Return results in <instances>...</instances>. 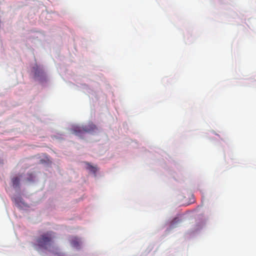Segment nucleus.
Returning a JSON list of instances; mask_svg holds the SVG:
<instances>
[{"instance_id": "6", "label": "nucleus", "mask_w": 256, "mask_h": 256, "mask_svg": "<svg viewBox=\"0 0 256 256\" xmlns=\"http://www.w3.org/2000/svg\"><path fill=\"white\" fill-rule=\"evenodd\" d=\"M35 75L37 76H39V74H37L36 71L35 72Z\"/></svg>"}, {"instance_id": "4", "label": "nucleus", "mask_w": 256, "mask_h": 256, "mask_svg": "<svg viewBox=\"0 0 256 256\" xmlns=\"http://www.w3.org/2000/svg\"><path fill=\"white\" fill-rule=\"evenodd\" d=\"M12 186L14 188H17L19 186L20 179L18 177H14L12 180Z\"/></svg>"}, {"instance_id": "1", "label": "nucleus", "mask_w": 256, "mask_h": 256, "mask_svg": "<svg viewBox=\"0 0 256 256\" xmlns=\"http://www.w3.org/2000/svg\"><path fill=\"white\" fill-rule=\"evenodd\" d=\"M56 238V233L52 230L42 232L35 240L34 246L36 250H50Z\"/></svg>"}, {"instance_id": "2", "label": "nucleus", "mask_w": 256, "mask_h": 256, "mask_svg": "<svg viewBox=\"0 0 256 256\" xmlns=\"http://www.w3.org/2000/svg\"><path fill=\"white\" fill-rule=\"evenodd\" d=\"M96 129V125L92 123L88 124L82 126H76L73 128V133L76 136H80L86 132H90Z\"/></svg>"}, {"instance_id": "7", "label": "nucleus", "mask_w": 256, "mask_h": 256, "mask_svg": "<svg viewBox=\"0 0 256 256\" xmlns=\"http://www.w3.org/2000/svg\"><path fill=\"white\" fill-rule=\"evenodd\" d=\"M64 256L62 255V256Z\"/></svg>"}, {"instance_id": "3", "label": "nucleus", "mask_w": 256, "mask_h": 256, "mask_svg": "<svg viewBox=\"0 0 256 256\" xmlns=\"http://www.w3.org/2000/svg\"><path fill=\"white\" fill-rule=\"evenodd\" d=\"M70 242L72 247L79 248L80 246V242L76 237H72L70 240Z\"/></svg>"}, {"instance_id": "5", "label": "nucleus", "mask_w": 256, "mask_h": 256, "mask_svg": "<svg viewBox=\"0 0 256 256\" xmlns=\"http://www.w3.org/2000/svg\"><path fill=\"white\" fill-rule=\"evenodd\" d=\"M88 164V166H87L86 168L88 170H90V171H91L93 173H96V167L91 166L89 164Z\"/></svg>"}]
</instances>
